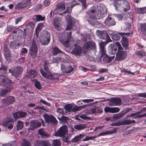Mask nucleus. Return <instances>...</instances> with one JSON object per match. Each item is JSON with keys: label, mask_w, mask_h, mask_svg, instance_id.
Wrapping results in <instances>:
<instances>
[{"label": "nucleus", "mask_w": 146, "mask_h": 146, "mask_svg": "<svg viewBox=\"0 0 146 146\" xmlns=\"http://www.w3.org/2000/svg\"><path fill=\"white\" fill-rule=\"evenodd\" d=\"M107 10L104 5L100 4L90 8L87 11L89 17L101 19L106 15Z\"/></svg>", "instance_id": "obj_1"}, {"label": "nucleus", "mask_w": 146, "mask_h": 146, "mask_svg": "<svg viewBox=\"0 0 146 146\" xmlns=\"http://www.w3.org/2000/svg\"><path fill=\"white\" fill-rule=\"evenodd\" d=\"M113 4L116 10L127 12L130 8L129 4L126 0H116L114 1Z\"/></svg>", "instance_id": "obj_2"}, {"label": "nucleus", "mask_w": 146, "mask_h": 146, "mask_svg": "<svg viewBox=\"0 0 146 146\" xmlns=\"http://www.w3.org/2000/svg\"><path fill=\"white\" fill-rule=\"evenodd\" d=\"M71 33L70 32L64 33L59 38L60 42L65 47H69L70 46L69 42L71 38Z\"/></svg>", "instance_id": "obj_3"}, {"label": "nucleus", "mask_w": 146, "mask_h": 146, "mask_svg": "<svg viewBox=\"0 0 146 146\" xmlns=\"http://www.w3.org/2000/svg\"><path fill=\"white\" fill-rule=\"evenodd\" d=\"M50 34L47 31H43L40 35V41L43 45L48 44L50 41Z\"/></svg>", "instance_id": "obj_4"}, {"label": "nucleus", "mask_w": 146, "mask_h": 146, "mask_svg": "<svg viewBox=\"0 0 146 146\" xmlns=\"http://www.w3.org/2000/svg\"><path fill=\"white\" fill-rule=\"evenodd\" d=\"M121 48V46L119 42H117L114 45L111 44L108 47V52L109 54H115L116 51Z\"/></svg>", "instance_id": "obj_5"}, {"label": "nucleus", "mask_w": 146, "mask_h": 146, "mask_svg": "<svg viewBox=\"0 0 146 146\" xmlns=\"http://www.w3.org/2000/svg\"><path fill=\"white\" fill-rule=\"evenodd\" d=\"M65 18L67 21L66 29L67 30H70L74 28L75 26V23L74 19L71 17L69 14L66 16Z\"/></svg>", "instance_id": "obj_6"}, {"label": "nucleus", "mask_w": 146, "mask_h": 146, "mask_svg": "<svg viewBox=\"0 0 146 146\" xmlns=\"http://www.w3.org/2000/svg\"><path fill=\"white\" fill-rule=\"evenodd\" d=\"M68 133V128L66 125L61 126L55 133V135L63 137Z\"/></svg>", "instance_id": "obj_7"}, {"label": "nucleus", "mask_w": 146, "mask_h": 146, "mask_svg": "<svg viewBox=\"0 0 146 146\" xmlns=\"http://www.w3.org/2000/svg\"><path fill=\"white\" fill-rule=\"evenodd\" d=\"M96 35L100 38L105 39L108 42L111 41V40L106 31L97 30Z\"/></svg>", "instance_id": "obj_8"}, {"label": "nucleus", "mask_w": 146, "mask_h": 146, "mask_svg": "<svg viewBox=\"0 0 146 146\" xmlns=\"http://www.w3.org/2000/svg\"><path fill=\"white\" fill-rule=\"evenodd\" d=\"M83 48L86 50H92L95 51L96 48L95 43L93 41H88L84 44Z\"/></svg>", "instance_id": "obj_9"}, {"label": "nucleus", "mask_w": 146, "mask_h": 146, "mask_svg": "<svg viewBox=\"0 0 146 146\" xmlns=\"http://www.w3.org/2000/svg\"><path fill=\"white\" fill-rule=\"evenodd\" d=\"M127 56V54L125 51H123V49L121 47V48L118 51L117 53L116 54V58L119 61H122L126 58Z\"/></svg>", "instance_id": "obj_10"}, {"label": "nucleus", "mask_w": 146, "mask_h": 146, "mask_svg": "<svg viewBox=\"0 0 146 146\" xmlns=\"http://www.w3.org/2000/svg\"><path fill=\"white\" fill-rule=\"evenodd\" d=\"M31 54L33 56L32 57L35 58L37 55V48L35 41L33 40L32 41L31 46L30 49Z\"/></svg>", "instance_id": "obj_11"}, {"label": "nucleus", "mask_w": 146, "mask_h": 146, "mask_svg": "<svg viewBox=\"0 0 146 146\" xmlns=\"http://www.w3.org/2000/svg\"><path fill=\"white\" fill-rule=\"evenodd\" d=\"M40 72L42 76L46 78L54 80L59 78V75L57 74H47L42 69L40 70Z\"/></svg>", "instance_id": "obj_12"}, {"label": "nucleus", "mask_w": 146, "mask_h": 146, "mask_svg": "<svg viewBox=\"0 0 146 146\" xmlns=\"http://www.w3.org/2000/svg\"><path fill=\"white\" fill-rule=\"evenodd\" d=\"M22 71V68L20 67H14L9 69V72L11 73L12 75L15 77H18L21 74Z\"/></svg>", "instance_id": "obj_13"}, {"label": "nucleus", "mask_w": 146, "mask_h": 146, "mask_svg": "<svg viewBox=\"0 0 146 146\" xmlns=\"http://www.w3.org/2000/svg\"><path fill=\"white\" fill-rule=\"evenodd\" d=\"M41 123L44 126V122L42 119H40L38 120L32 121L31 123L30 129L32 130H34L35 129L40 127Z\"/></svg>", "instance_id": "obj_14"}, {"label": "nucleus", "mask_w": 146, "mask_h": 146, "mask_svg": "<svg viewBox=\"0 0 146 146\" xmlns=\"http://www.w3.org/2000/svg\"><path fill=\"white\" fill-rule=\"evenodd\" d=\"M110 100L109 105L110 106H120L121 104V100L118 98H113L108 99L107 100Z\"/></svg>", "instance_id": "obj_15"}, {"label": "nucleus", "mask_w": 146, "mask_h": 146, "mask_svg": "<svg viewBox=\"0 0 146 146\" xmlns=\"http://www.w3.org/2000/svg\"><path fill=\"white\" fill-rule=\"evenodd\" d=\"M43 117L46 123H51L54 124L57 123V121L53 115L46 114L43 115Z\"/></svg>", "instance_id": "obj_16"}, {"label": "nucleus", "mask_w": 146, "mask_h": 146, "mask_svg": "<svg viewBox=\"0 0 146 146\" xmlns=\"http://www.w3.org/2000/svg\"><path fill=\"white\" fill-rule=\"evenodd\" d=\"M72 45L74 46L75 47L71 51V53L76 56L80 55L82 52V50L81 48L74 43L72 44Z\"/></svg>", "instance_id": "obj_17"}, {"label": "nucleus", "mask_w": 146, "mask_h": 146, "mask_svg": "<svg viewBox=\"0 0 146 146\" xmlns=\"http://www.w3.org/2000/svg\"><path fill=\"white\" fill-rule=\"evenodd\" d=\"M14 83L12 81L9 80L7 78H5L3 75H0V85H3L6 86V85H9L13 84Z\"/></svg>", "instance_id": "obj_18"}, {"label": "nucleus", "mask_w": 146, "mask_h": 146, "mask_svg": "<svg viewBox=\"0 0 146 146\" xmlns=\"http://www.w3.org/2000/svg\"><path fill=\"white\" fill-rule=\"evenodd\" d=\"M15 101V98L12 96H9L3 99L2 103L4 106H7L12 104Z\"/></svg>", "instance_id": "obj_19"}, {"label": "nucleus", "mask_w": 146, "mask_h": 146, "mask_svg": "<svg viewBox=\"0 0 146 146\" xmlns=\"http://www.w3.org/2000/svg\"><path fill=\"white\" fill-rule=\"evenodd\" d=\"M76 4V2L74 0L69 1V2L67 3L66 10L64 11L63 13H65L67 12L70 13L71 12V10L72 7Z\"/></svg>", "instance_id": "obj_20"}, {"label": "nucleus", "mask_w": 146, "mask_h": 146, "mask_svg": "<svg viewBox=\"0 0 146 146\" xmlns=\"http://www.w3.org/2000/svg\"><path fill=\"white\" fill-rule=\"evenodd\" d=\"M61 70L63 72L68 73L72 71L74 68L70 65H66L64 64L61 65Z\"/></svg>", "instance_id": "obj_21"}, {"label": "nucleus", "mask_w": 146, "mask_h": 146, "mask_svg": "<svg viewBox=\"0 0 146 146\" xmlns=\"http://www.w3.org/2000/svg\"><path fill=\"white\" fill-rule=\"evenodd\" d=\"M119 109L118 107L111 108L109 107H106L104 108V111L106 113H113L119 112Z\"/></svg>", "instance_id": "obj_22"}, {"label": "nucleus", "mask_w": 146, "mask_h": 146, "mask_svg": "<svg viewBox=\"0 0 146 146\" xmlns=\"http://www.w3.org/2000/svg\"><path fill=\"white\" fill-rule=\"evenodd\" d=\"M99 44L100 47L99 54H100V56L102 57L105 54L106 51L105 48L106 44L105 42H102L100 43Z\"/></svg>", "instance_id": "obj_23"}, {"label": "nucleus", "mask_w": 146, "mask_h": 146, "mask_svg": "<svg viewBox=\"0 0 146 146\" xmlns=\"http://www.w3.org/2000/svg\"><path fill=\"white\" fill-rule=\"evenodd\" d=\"M130 111L131 110L129 109H127L123 110L121 112L119 113L114 115L113 116V118L115 119H119Z\"/></svg>", "instance_id": "obj_24"}, {"label": "nucleus", "mask_w": 146, "mask_h": 146, "mask_svg": "<svg viewBox=\"0 0 146 146\" xmlns=\"http://www.w3.org/2000/svg\"><path fill=\"white\" fill-rule=\"evenodd\" d=\"M27 114V113L25 111H19L13 113V115L15 119L16 120L19 118L24 117Z\"/></svg>", "instance_id": "obj_25"}, {"label": "nucleus", "mask_w": 146, "mask_h": 146, "mask_svg": "<svg viewBox=\"0 0 146 146\" xmlns=\"http://www.w3.org/2000/svg\"><path fill=\"white\" fill-rule=\"evenodd\" d=\"M38 133L43 138L46 139L50 137V134L47 133L43 129H40L38 131Z\"/></svg>", "instance_id": "obj_26"}, {"label": "nucleus", "mask_w": 146, "mask_h": 146, "mask_svg": "<svg viewBox=\"0 0 146 146\" xmlns=\"http://www.w3.org/2000/svg\"><path fill=\"white\" fill-rule=\"evenodd\" d=\"M104 22L106 25L108 27L115 25L116 23L114 20L111 17H108Z\"/></svg>", "instance_id": "obj_27"}, {"label": "nucleus", "mask_w": 146, "mask_h": 146, "mask_svg": "<svg viewBox=\"0 0 146 146\" xmlns=\"http://www.w3.org/2000/svg\"><path fill=\"white\" fill-rule=\"evenodd\" d=\"M130 34V33H119L118 34H115L112 36L113 39L115 40H118L120 39L121 38V36L119 35H120L122 37L124 35H126L127 36H129Z\"/></svg>", "instance_id": "obj_28"}, {"label": "nucleus", "mask_w": 146, "mask_h": 146, "mask_svg": "<svg viewBox=\"0 0 146 146\" xmlns=\"http://www.w3.org/2000/svg\"><path fill=\"white\" fill-rule=\"evenodd\" d=\"M28 0H23L17 5V7L19 9H22L26 7L28 5Z\"/></svg>", "instance_id": "obj_29"}, {"label": "nucleus", "mask_w": 146, "mask_h": 146, "mask_svg": "<svg viewBox=\"0 0 146 146\" xmlns=\"http://www.w3.org/2000/svg\"><path fill=\"white\" fill-rule=\"evenodd\" d=\"M65 9V5L63 3H60L56 6L55 11L57 12H60L64 11Z\"/></svg>", "instance_id": "obj_30"}, {"label": "nucleus", "mask_w": 146, "mask_h": 146, "mask_svg": "<svg viewBox=\"0 0 146 146\" xmlns=\"http://www.w3.org/2000/svg\"><path fill=\"white\" fill-rule=\"evenodd\" d=\"M121 43L123 47L125 49L128 47L129 42L127 38L124 36H123L121 40Z\"/></svg>", "instance_id": "obj_31"}, {"label": "nucleus", "mask_w": 146, "mask_h": 146, "mask_svg": "<svg viewBox=\"0 0 146 146\" xmlns=\"http://www.w3.org/2000/svg\"><path fill=\"white\" fill-rule=\"evenodd\" d=\"M10 46L13 49H15L19 48L21 46V44L15 42L11 41L10 43Z\"/></svg>", "instance_id": "obj_32"}, {"label": "nucleus", "mask_w": 146, "mask_h": 146, "mask_svg": "<svg viewBox=\"0 0 146 146\" xmlns=\"http://www.w3.org/2000/svg\"><path fill=\"white\" fill-rule=\"evenodd\" d=\"M37 72L35 69L31 70L28 73V76L30 78H34L37 76Z\"/></svg>", "instance_id": "obj_33"}, {"label": "nucleus", "mask_w": 146, "mask_h": 146, "mask_svg": "<svg viewBox=\"0 0 146 146\" xmlns=\"http://www.w3.org/2000/svg\"><path fill=\"white\" fill-rule=\"evenodd\" d=\"M85 134H80L75 137L72 139V141L73 142H76L78 141L85 136Z\"/></svg>", "instance_id": "obj_34"}, {"label": "nucleus", "mask_w": 146, "mask_h": 146, "mask_svg": "<svg viewBox=\"0 0 146 146\" xmlns=\"http://www.w3.org/2000/svg\"><path fill=\"white\" fill-rule=\"evenodd\" d=\"M140 30L143 34L146 35V24L144 23L140 25Z\"/></svg>", "instance_id": "obj_35"}, {"label": "nucleus", "mask_w": 146, "mask_h": 146, "mask_svg": "<svg viewBox=\"0 0 146 146\" xmlns=\"http://www.w3.org/2000/svg\"><path fill=\"white\" fill-rule=\"evenodd\" d=\"M86 127V125H85L81 124L75 125L74 126V129L79 130L83 129Z\"/></svg>", "instance_id": "obj_36"}, {"label": "nucleus", "mask_w": 146, "mask_h": 146, "mask_svg": "<svg viewBox=\"0 0 146 146\" xmlns=\"http://www.w3.org/2000/svg\"><path fill=\"white\" fill-rule=\"evenodd\" d=\"M65 109L66 113L69 112H72V106L71 104H68L66 106Z\"/></svg>", "instance_id": "obj_37"}, {"label": "nucleus", "mask_w": 146, "mask_h": 146, "mask_svg": "<svg viewBox=\"0 0 146 146\" xmlns=\"http://www.w3.org/2000/svg\"><path fill=\"white\" fill-rule=\"evenodd\" d=\"M136 11L140 14H144L146 13V7L137 8L136 9Z\"/></svg>", "instance_id": "obj_38"}, {"label": "nucleus", "mask_w": 146, "mask_h": 146, "mask_svg": "<svg viewBox=\"0 0 146 146\" xmlns=\"http://www.w3.org/2000/svg\"><path fill=\"white\" fill-rule=\"evenodd\" d=\"M116 132V130H115L114 131H106L104 132H102L99 134L98 135V136H100L102 135H105L108 134H109L113 133H115Z\"/></svg>", "instance_id": "obj_39"}, {"label": "nucleus", "mask_w": 146, "mask_h": 146, "mask_svg": "<svg viewBox=\"0 0 146 146\" xmlns=\"http://www.w3.org/2000/svg\"><path fill=\"white\" fill-rule=\"evenodd\" d=\"M90 18L88 20V21L91 25H94L96 24L97 21H96L95 18L93 17H90Z\"/></svg>", "instance_id": "obj_40"}, {"label": "nucleus", "mask_w": 146, "mask_h": 146, "mask_svg": "<svg viewBox=\"0 0 146 146\" xmlns=\"http://www.w3.org/2000/svg\"><path fill=\"white\" fill-rule=\"evenodd\" d=\"M52 54L56 55L59 52H62L61 50L57 47H54L52 48Z\"/></svg>", "instance_id": "obj_41"}, {"label": "nucleus", "mask_w": 146, "mask_h": 146, "mask_svg": "<svg viewBox=\"0 0 146 146\" xmlns=\"http://www.w3.org/2000/svg\"><path fill=\"white\" fill-rule=\"evenodd\" d=\"M42 24H41L38 25V27L37 28L35 31V34L36 37H38L39 35V33L42 27Z\"/></svg>", "instance_id": "obj_42"}, {"label": "nucleus", "mask_w": 146, "mask_h": 146, "mask_svg": "<svg viewBox=\"0 0 146 146\" xmlns=\"http://www.w3.org/2000/svg\"><path fill=\"white\" fill-rule=\"evenodd\" d=\"M23 123L21 121H19L17 122V125L18 130L21 129L23 127Z\"/></svg>", "instance_id": "obj_43"}, {"label": "nucleus", "mask_w": 146, "mask_h": 146, "mask_svg": "<svg viewBox=\"0 0 146 146\" xmlns=\"http://www.w3.org/2000/svg\"><path fill=\"white\" fill-rule=\"evenodd\" d=\"M59 22L58 20H55L54 21L53 25L56 29L58 30L59 28Z\"/></svg>", "instance_id": "obj_44"}, {"label": "nucleus", "mask_w": 146, "mask_h": 146, "mask_svg": "<svg viewBox=\"0 0 146 146\" xmlns=\"http://www.w3.org/2000/svg\"><path fill=\"white\" fill-rule=\"evenodd\" d=\"M10 90V88H8L7 89L2 90L0 91V95L2 96H4L6 94L9 92Z\"/></svg>", "instance_id": "obj_45"}, {"label": "nucleus", "mask_w": 146, "mask_h": 146, "mask_svg": "<svg viewBox=\"0 0 146 146\" xmlns=\"http://www.w3.org/2000/svg\"><path fill=\"white\" fill-rule=\"evenodd\" d=\"M44 68L45 70L48 74H50V71L48 70V64L47 61H45L44 64Z\"/></svg>", "instance_id": "obj_46"}, {"label": "nucleus", "mask_w": 146, "mask_h": 146, "mask_svg": "<svg viewBox=\"0 0 146 146\" xmlns=\"http://www.w3.org/2000/svg\"><path fill=\"white\" fill-rule=\"evenodd\" d=\"M60 141L57 139L53 141L52 146H60Z\"/></svg>", "instance_id": "obj_47"}, {"label": "nucleus", "mask_w": 146, "mask_h": 146, "mask_svg": "<svg viewBox=\"0 0 146 146\" xmlns=\"http://www.w3.org/2000/svg\"><path fill=\"white\" fill-rule=\"evenodd\" d=\"M123 125H125L124 120L119 121L116 123H114L113 124V125L114 126H118Z\"/></svg>", "instance_id": "obj_48"}, {"label": "nucleus", "mask_w": 146, "mask_h": 146, "mask_svg": "<svg viewBox=\"0 0 146 146\" xmlns=\"http://www.w3.org/2000/svg\"><path fill=\"white\" fill-rule=\"evenodd\" d=\"M136 53L137 55L140 56H144L146 55L145 52L142 50L136 51Z\"/></svg>", "instance_id": "obj_49"}, {"label": "nucleus", "mask_w": 146, "mask_h": 146, "mask_svg": "<svg viewBox=\"0 0 146 146\" xmlns=\"http://www.w3.org/2000/svg\"><path fill=\"white\" fill-rule=\"evenodd\" d=\"M34 144L35 146H42V140H36Z\"/></svg>", "instance_id": "obj_50"}, {"label": "nucleus", "mask_w": 146, "mask_h": 146, "mask_svg": "<svg viewBox=\"0 0 146 146\" xmlns=\"http://www.w3.org/2000/svg\"><path fill=\"white\" fill-rule=\"evenodd\" d=\"M36 19L37 21H42L44 19V17H42L40 15H37L35 16Z\"/></svg>", "instance_id": "obj_51"}, {"label": "nucleus", "mask_w": 146, "mask_h": 146, "mask_svg": "<svg viewBox=\"0 0 146 146\" xmlns=\"http://www.w3.org/2000/svg\"><path fill=\"white\" fill-rule=\"evenodd\" d=\"M4 55L5 58L7 60H8L11 56V53L10 51L4 53Z\"/></svg>", "instance_id": "obj_52"}, {"label": "nucleus", "mask_w": 146, "mask_h": 146, "mask_svg": "<svg viewBox=\"0 0 146 146\" xmlns=\"http://www.w3.org/2000/svg\"><path fill=\"white\" fill-rule=\"evenodd\" d=\"M35 86L38 89H40L42 88L40 82L38 81H35Z\"/></svg>", "instance_id": "obj_53"}, {"label": "nucleus", "mask_w": 146, "mask_h": 146, "mask_svg": "<svg viewBox=\"0 0 146 146\" xmlns=\"http://www.w3.org/2000/svg\"><path fill=\"white\" fill-rule=\"evenodd\" d=\"M124 121L125 125L131 124L132 123H134L135 122V121L134 120H126Z\"/></svg>", "instance_id": "obj_54"}, {"label": "nucleus", "mask_w": 146, "mask_h": 146, "mask_svg": "<svg viewBox=\"0 0 146 146\" xmlns=\"http://www.w3.org/2000/svg\"><path fill=\"white\" fill-rule=\"evenodd\" d=\"M42 146H50V144L47 140H42Z\"/></svg>", "instance_id": "obj_55"}, {"label": "nucleus", "mask_w": 146, "mask_h": 146, "mask_svg": "<svg viewBox=\"0 0 146 146\" xmlns=\"http://www.w3.org/2000/svg\"><path fill=\"white\" fill-rule=\"evenodd\" d=\"M96 137V136L89 137L87 136L86 138L82 140L83 141H87L90 140H92Z\"/></svg>", "instance_id": "obj_56"}, {"label": "nucleus", "mask_w": 146, "mask_h": 146, "mask_svg": "<svg viewBox=\"0 0 146 146\" xmlns=\"http://www.w3.org/2000/svg\"><path fill=\"white\" fill-rule=\"evenodd\" d=\"M21 146H30V143L26 140H25L23 142Z\"/></svg>", "instance_id": "obj_57"}, {"label": "nucleus", "mask_w": 146, "mask_h": 146, "mask_svg": "<svg viewBox=\"0 0 146 146\" xmlns=\"http://www.w3.org/2000/svg\"><path fill=\"white\" fill-rule=\"evenodd\" d=\"M80 110L81 109L80 106H76L74 107L72 106V111L73 112H75L78 111Z\"/></svg>", "instance_id": "obj_58"}, {"label": "nucleus", "mask_w": 146, "mask_h": 146, "mask_svg": "<svg viewBox=\"0 0 146 146\" xmlns=\"http://www.w3.org/2000/svg\"><path fill=\"white\" fill-rule=\"evenodd\" d=\"M80 117L84 120H89L91 118L90 117H87L86 115L85 114L80 115Z\"/></svg>", "instance_id": "obj_59"}, {"label": "nucleus", "mask_w": 146, "mask_h": 146, "mask_svg": "<svg viewBox=\"0 0 146 146\" xmlns=\"http://www.w3.org/2000/svg\"><path fill=\"white\" fill-rule=\"evenodd\" d=\"M104 60L106 62L109 63L111 62V61L112 58L108 56H106L104 57Z\"/></svg>", "instance_id": "obj_60"}, {"label": "nucleus", "mask_w": 146, "mask_h": 146, "mask_svg": "<svg viewBox=\"0 0 146 146\" xmlns=\"http://www.w3.org/2000/svg\"><path fill=\"white\" fill-rule=\"evenodd\" d=\"M8 45L9 44H4L3 49L4 53L10 51L9 49L8 48Z\"/></svg>", "instance_id": "obj_61"}, {"label": "nucleus", "mask_w": 146, "mask_h": 146, "mask_svg": "<svg viewBox=\"0 0 146 146\" xmlns=\"http://www.w3.org/2000/svg\"><path fill=\"white\" fill-rule=\"evenodd\" d=\"M140 114V113L139 112V111L135 113V117H134V118H135V119L136 118V117L137 118H140V117H143V114H141V115H140L139 114Z\"/></svg>", "instance_id": "obj_62"}, {"label": "nucleus", "mask_w": 146, "mask_h": 146, "mask_svg": "<svg viewBox=\"0 0 146 146\" xmlns=\"http://www.w3.org/2000/svg\"><path fill=\"white\" fill-rule=\"evenodd\" d=\"M27 50L26 48H23L21 50V54L24 55H25V54H27Z\"/></svg>", "instance_id": "obj_63"}, {"label": "nucleus", "mask_w": 146, "mask_h": 146, "mask_svg": "<svg viewBox=\"0 0 146 146\" xmlns=\"http://www.w3.org/2000/svg\"><path fill=\"white\" fill-rule=\"evenodd\" d=\"M14 28V27L12 26H9L7 27V31L9 32H11L13 29Z\"/></svg>", "instance_id": "obj_64"}]
</instances>
